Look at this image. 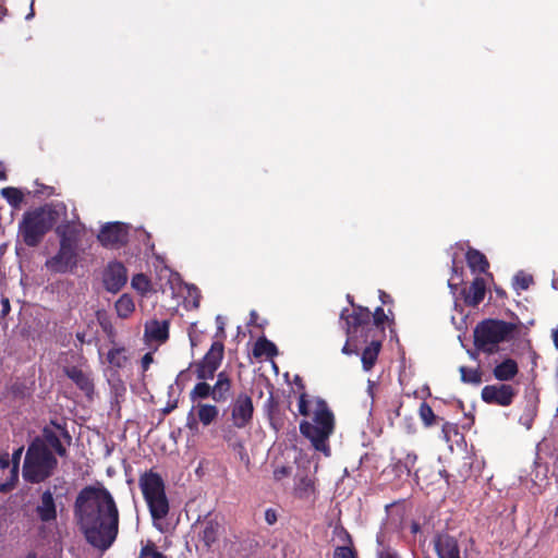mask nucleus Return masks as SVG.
Masks as SVG:
<instances>
[{"mask_svg": "<svg viewBox=\"0 0 558 558\" xmlns=\"http://www.w3.org/2000/svg\"><path fill=\"white\" fill-rule=\"evenodd\" d=\"M76 515L89 544L105 550L118 534L119 512L111 494L104 487H86L76 498Z\"/></svg>", "mask_w": 558, "mask_h": 558, "instance_id": "f257e3e1", "label": "nucleus"}, {"mask_svg": "<svg viewBox=\"0 0 558 558\" xmlns=\"http://www.w3.org/2000/svg\"><path fill=\"white\" fill-rule=\"evenodd\" d=\"M299 412L306 420L300 423L301 434L310 440L313 448L330 454L329 437L335 429V417L326 402L322 399L308 398L302 393L299 398Z\"/></svg>", "mask_w": 558, "mask_h": 558, "instance_id": "f03ea898", "label": "nucleus"}, {"mask_svg": "<svg viewBox=\"0 0 558 558\" xmlns=\"http://www.w3.org/2000/svg\"><path fill=\"white\" fill-rule=\"evenodd\" d=\"M57 211L45 206L23 215L19 232L28 246H36L57 222Z\"/></svg>", "mask_w": 558, "mask_h": 558, "instance_id": "7ed1b4c3", "label": "nucleus"}, {"mask_svg": "<svg viewBox=\"0 0 558 558\" xmlns=\"http://www.w3.org/2000/svg\"><path fill=\"white\" fill-rule=\"evenodd\" d=\"M58 464L44 441H33L26 452L23 476L26 481L39 483L49 477Z\"/></svg>", "mask_w": 558, "mask_h": 558, "instance_id": "20e7f679", "label": "nucleus"}, {"mask_svg": "<svg viewBox=\"0 0 558 558\" xmlns=\"http://www.w3.org/2000/svg\"><path fill=\"white\" fill-rule=\"evenodd\" d=\"M140 487L148 505L154 525L161 530L159 521L163 519L169 511L162 478L154 472L145 473L140 478Z\"/></svg>", "mask_w": 558, "mask_h": 558, "instance_id": "39448f33", "label": "nucleus"}, {"mask_svg": "<svg viewBox=\"0 0 558 558\" xmlns=\"http://www.w3.org/2000/svg\"><path fill=\"white\" fill-rule=\"evenodd\" d=\"M514 329L513 324L487 319L478 324L474 330L475 344L480 350L493 353L500 342L509 339Z\"/></svg>", "mask_w": 558, "mask_h": 558, "instance_id": "423d86ee", "label": "nucleus"}, {"mask_svg": "<svg viewBox=\"0 0 558 558\" xmlns=\"http://www.w3.org/2000/svg\"><path fill=\"white\" fill-rule=\"evenodd\" d=\"M77 264V243L76 239L62 234L60 248L51 258L47 259L46 267L52 272L72 271Z\"/></svg>", "mask_w": 558, "mask_h": 558, "instance_id": "0eeeda50", "label": "nucleus"}, {"mask_svg": "<svg viewBox=\"0 0 558 558\" xmlns=\"http://www.w3.org/2000/svg\"><path fill=\"white\" fill-rule=\"evenodd\" d=\"M254 405L252 398L246 393H240L230 405L231 423L236 428H244L253 420Z\"/></svg>", "mask_w": 558, "mask_h": 558, "instance_id": "6e6552de", "label": "nucleus"}, {"mask_svg": "<svg viewBox=\"0 0 558 558\" xmlns=\"http://www.w3.org/2000/svg\"><path fill=\"white\" fill-rule=\"evenodd\" d=\"M222 357L223 344L221 342H214L203 360L196 364L197 378L203 380L213 378L220 366Z\"/></svg>", "mask_w": 558, "mask_h": 558, "instance_id": "1a4fd4ad", "label": "nucleus"}, {"mask_svg": "<svg viewBox=\"0 0 558 558\" xmlns=\"http://www.w3.org/2000/svg\"><path fill=\"white\" fill-rule=\"evenodd\" d=\"M219 416V409L209 403L197 402L193 405L187 417V427L193 429L196 427L197 422L203 426H209L215 423Z\"/></svg>", "mask_w": 558, "mask_h": 558, "instance_id": "9d476101", "label": "nucleus"}, {"mask_svg": "<svg viewBox=\"0 0 558 558\" xmlns=\"http://www.w3.org/2000/svg\"><path fill=\"white\" fill-rule=\"evenodd\" d=\"M169 338V320L149 319L145 323L143 339L148 345L156 349L163 344Z\"/></svg>", "mask_w": 558, "mask_h": 558, "instance_id": "9b49d317", "label": "nucleus"}, {"mask_svg": "<svg viewBox=\"0 0 558 558\" xmlns=\"http://www.w3.org/2000/svg\"><path fill=\"white\" fill-rule=\"evenodd\" d=\"M514 396L515 390L510 385H488L482 389V399L486 403H494L501 407L510 405Z\"/></svg>", "mask_w": 558, "mask_h": 558, "instance_id": "f8f14e48", "label": "nucleus"}, {"mask_svg": "<svg viewBox=\"0 0 558 558\" xmlns=\"http://www.w3.org/2000/svg\"><path fill=\"white\" fill-rule=\"evenodd\" d=\"M126 269L121 263H110L102 274V282L108 292L117 293L126 283Z\"/></svg>", "mask_w": 558, "mask_h": 558, "instance_id": "ddd939ff", "label": "nucleus"}, {"mask_svg": "<svg viewBox=\"0 0 558 558\" xmlns=\"http://www.w3.org/2000/svg\"><path fill=\"white\" fill-rule=\"evenodd\" d=\"M98 240L108 247L123 244L128 240V227L121 222L107 223L101 228Z\"/></svg>", "mask_w": 558, "mask_h": 558, "instance_id": "4468645a", "label": "nucleus"}, {"mask_svg": "<svg viewBox=\"0 0 558 558\" xmlns=\"http://www.w3.org/2000/svg\"><path fill=\"white\" fill-rule=\"evenodd\" d=\"M435 549L439 558H460L458 543L450 535H439L435 539Z\"/></svg>", "mask_w": 558, "mask_h": 558, "instance_id": "2eb2a0df", "label": "nucleus"}, {"mask_svg": "<svg viewBox=\"0 0 558 558\" xmlns=\"http://www.w3.org/2000/svg\"><path fill=\"white\" fill-rule=\"evenodd\" d=\"M37 514L39 519L44 522H51L57 518V510L53 500V496L50 490H46L43 493L40 502L37 506Z\"/></svg>", "mask_w": 558, "mask_h": 558, "instance_id": "dca6fc26", "label": "nucleus"}, {"mask_svg": "<svg viewBox=\"0 0 558 558\" xmlns=\"http://www.w3.org/2000/svg\"><path fill=\"white\" fill-rule=\"evenodd\" d=\"M62 433L60 426L46 427L43 432V437L37 438L34 441H44L47 449H53L59 456L65 454V448L61 445L59 434Z\"/></svg>", "mask_w": 558, "mask_h": 558, "instance_id": "f3484780", "label": "nucleus"}, {"mask_svg": "<svg viewBox=\"0 0 558 558\" xmlns=\"http://www.w3.org/2000/svg\"><path fill=\"white\" fill-rule=\"evenodd\" d=\"M486 284L483 278H475L465 292L464 301L468 305L476 306L485 296Z\"/></svg>", "mask_w": 558, "mask_h": 558, "instance_id": "a211bd4d", "label": "nucleus"}, {"mask_svg": "<svg viewBox=\"0 0 558 558\" xmlns=\"http://www.w3.org/2000/svg\"><path fill=\"white\" fill-rule=\"evenodd\" d=\"M23 452V448H19L12 456V466L9 469V477L3 481L0 478V492L7 493L11 490L19 477V463Z\"/></svg>", "mask_w": 558, "mask_h": 558, "instance_id": "6ab92c4d", "label": "nucleus"}, {"mask_svg": "<svg viewBox=\"0 0 558 558\" xmlns=\"http://www.w3.org/2000/svg\"><path fill=\"white\" fill-rule=\"evenodd\" d=\"M68 377L73 380L86 395L93 391V384L89 376L77 367L65 369Z\"/></svg>", "mask_w": 558, "mask_h": 558, "instance_id": "aec40b11", "label": "nucleus"}, {"mask_svg": "<svg viewBox=\"0 0 558 558\" xmlns=\"http://www.w3.org/2000/svg\"><path fill=\"white\" fill-rule=\"evenodd\" d=\"M114 310L119 318L128 319L135 312V302L130 294L124 293L116 301Z\"/></svg>", "mask_w": 558, "mask_h": 558, "instance_id": "412c9836", "label": "nucleus"}, {"mask_svg": "<svg viewBox=\"0 0 558 558\" xmlns=\"http://www.w3.org/2000/svg\"><path fill=\"white\" fill-rule=\"evenodd\" d=\"M518 374V364L514 360L507 359L494 368V376L501 381L511 380Z\"/></svg>", "mask_w": 558, "mask_h": 558, "instance_id": "4be33fe9", "label": "nucleus"}, {"mask_svg": "<svg viewBox=\"0 0 558 558\" xmlns=\"http://www.w3.org/2000/svg\"><path fill=\"white\" fill-rule=\"evenodd\" d=\"M231 383L226 373L221 372L218 375V379L213 386V399L215 401H225L229 395Z\"/></svg>", "mask_w": 558, "mask_h": 558, "instance_id": "5701e85b", "label": "nucleus"}, {"mask_svg": "<svg viewBox=\"0 0 558 558\" xmlns=\"http://www.w3.org/2000/svg\"><path fill=\"white\" fill-rule=\"evenodd\" d=\"M466 260L473 272H485L488 268V262L480 251L470 250L466 253Z\"/></svg>", "mask_w": 558, "mask_h": 558, "instance_id": "b1692460", "label": "nucleus"}, {"mask_svg": "<svg viewBox=\"0 0 558 558\" xmlns=\"http://www.w3.org/2000/svg\"><path fill=\"white\" fill-rule=\"evenodd\" d=\"M379 349H380V343L374 341L368 347H366L365 350L363 351L362 363H363V368L365 371H369L373 367V365L375 364L378 353H379Z\"/></svg>", "mask_w": 558, "mask_h": 558, "instance_id": "393cba45", "label": "nucleus"}, {"mask_svg": "<svg viewBox=\"0 0 558 558\" xmlns=\"http://www.w3.org/2000/svg\"><path fill=\"white\" fill-rule=\"evenodd\" d=\"M253 354L256 357H271L277 354L276 345L269 340L262 338L258 339L254 345Z\"/></svg>", "mask_w": 558, "mask_h": 558, "instance_id": "a878e982", "label": "nucleus"}, {"mask_svg": "<svg viewBox=\"0 0 558 558\" xmlns=\"http://www.w3.org/2000/svg\"><path fill=\"white\" fill-rule=\"evenodd\" d=\"M219 524L214 521H208L204 530L201 534L202 541L205 543L206 546H210L213 543L216 542L218 534H219Z\"/></svg>", "mask_w": 558, "mask_h": 558, "instance_id": "bb28decb", "label": "nucleus"}, {"mask_svg": "<svg viewBox=\"0 0 558 558\" xmlns=\"http://www.w3.org/2000/svg\"><path fill=\"white\" fill-rule=\"evenodd\" d=\"M1 195L13 207H19L23 202V193L16 187H4L1 190Z\"/></svg>", "mask_w": 558, "mask_h": 558, "instance_id": "cd10ccee", "label": "nucleus"}, {"mask_svg": "<svg viewBox=\"0 0 558 558\" xmlns=\"http://www.w3.org/2000/svg\"><path fill=\"white\" fill-rule=\"evenodd\" d=\"M131 286L142 295H145L150 291V282L143 274L135 275L131 280Z\"/></svg>", "mask_w": 558, "mask_h": 558, "instance_id": "c85d7f7f", "label": "nucleus"}, {"mask_svg": "<svg viewBox=\"0 0 558 558\" xmlns=\"http://www.w3.org/2000/svg\"><path fill=\"white\" fill-rule=\"evenodd\" d=\"M191 399H205L209 396L213 397V387L207 383H198L190 392Z\"/></svg>", "mask_w": 558, "mask_h": 558, "instance_id": "c756f323", "label": "nucleus"}, {"mask_svg": "<svg viewBox=\"0 0 558 558\" xmlns=\"http://www.w3.org/2000/svg\"><path fill=\"white\" fill-rule=\"evenodd\" d=\"M460 374H461V379L464 383L480 384L482 380L480 372L475 368H468V367L461 366Z\"/></svg>", "mask_w": 558, "mask_h": 558, "instance_id": "7c9ffc66", "label": "nucleus"}, {"mask_svg": "<svg viewBox=\"0 0 558 558\" xmlns=\"http://www.w3.org/2000/svg\"><path fill=\"white\" fill-rule=\"evenodd\" d=\"M108 362L116 366L122 367L126 363V356L123 353V349H112L107 355Z\"/></svg>", "mask_w": 558, "mask_h": 558, "instance_id": "2f4dec72", "label": "nucleus"}, {"mask_svg": "<svg viewBox=\"0 0 558 558\" xmlns=\"http://www.w3.org/2000/svg\"><path fill=\"white\" fill-rule=\"evenodd\" d=\"M138 558H168L157 549L154 543L148 542L141 549Z\"/></svg>", "mask_w": 558, "mask_h": 558, "instance_id": "473e14b6", "label": "nucleus"}, {"mask_svg": "<svg viewBox=\"0 0 558 558\" xmlns=\"http://www.w3.org/2000/svg\"><path fill=\"white\" fill-rule=\"evenodd\" d=\"M533 279L530 275L519 272L513 279V286L517 290H526L532 283Z\"/></svg>", "mask_w": 558, "mask_h": 558, "instance_id": "72a5a7b5", "label": "nucleus"}, {"mask_svg": "<svg viewBox=\"0 0 558 558\" xmlns=\"http://www.w3.org/2000/svg\"><path fill=\"white\" fill-rule=\"evenodd\" d=\"M535 415H536V408L534 405H532L520 416V423L526 429H530L532 427Z\"/></svg>", "mask_w": 558, "mask_h": 558, "instance_id": "f704fd0d", "label": "nucleus"}, {"mask_svg": "<svg viewBox=\"0 0 558 558\" xmlns=\"http://www.w3.org/2000/svg\"><path fill=\"white\" fill-rule=\"evenodd\" d=\"M420 416L427 426L432 425L433 420H434V412L428 404H426V403L421 404Z\"/></svg>", "mask_w": 558, "mask_h": 558, "instance_id": "c9c22d12", "label": "nucleus"}, {"mask_svg": "<svg viewBox=\"0 0 558 558\" xmlns=\"http://www.w3.org/2000/svg\"><path fill=\"white\" fill-rule=\"evenodd\" d=\"M368 317H369V312L367 310L361 311V313L350 316V318L348 319L349 328L352 325H360V324L366 322L368 319Z\"/></svg>", "mask_w": 558, "mask_h": 558, "instance_id": "e433bc0d", "label": "nucleus"}, {"mask_svg": "<svg viewBox=\"0 0 558 558\" xmlns=\"http://www.w3.org/2000/svg\"><path fill=\"white\" fill-rule=\"evenodd\" d=\"M333 558H354V554L349 547H338L335 550Z\"/></svg>", "mask_w": 558, "mask_h": 558, "instance_id": "4c0bfd02", "label": "nucleus"}, {"mask_svg": "<svg viewBox=\"0 0 558 558\" xmlns=\"http://www.w3.org/2000/svg\"><path fill=\"white\" fill-rule=\"evenodd\" d=\"M298 490H300L302 496L307 495L310 492L313 490V483L308 478H302L301 483L298 487Z\"/></svg>", "mask_w": 558, "mask_h": 558, "instance_id": "58836bf2", "label": "nucleus"}, {"mask_svg": "<svg viewBox=\"0 0 558 558\" xmlns=\"http://www.w3.org/2000/svg\"><path fill=\"white\" fill-rule=\"evenodd\" d=\"M12 466V463L10 461V457L8 453L0 454V471L1 472H9V469Z\"/></svg>", "mask_w": 558, "mask_h": 558, "instance_id": "ea45409f", "label": "nucleus"}, {"mask_svg": "<svg viewBox=\"0 0 558 558\" xmlns=\"http://www.w3.org/2000/svg\"><path fill=\"white\" fill-rule=\"evenodd\" d=\"M265 521L269 524V525H272L277 522V512L276 510L269 508L265 511Z\"/></svg>", "mask_w": 558, "mask_h": 558, "instance_id": "a19ab883", "label": "nucleus"}, {"mask_svg": "<svg viewBox=\"0 0 558 558\" xmlns=\"http://www.w3.org/2000/svg\"><path fill=\"white\" fill-rule=\"evenodd\" d=\"M153 362H154L153 353L151 352L146 353L142 357V361H141L143 371L146 372Z\"/></svg>", "mask_w": 558, "mask_h": 558, "instance_id": "79ce46f5", "label": "nucleus"}, {"mask_svg": "<svg viewBox=\"0 0 558 558\" xmlns=\"http://www.w3.org/2000/svg\"><path fill=\"white\" fill-rule=\"evenodd\" d=\"M289 475V469L286 468V466H281V468H277L275 471H274V477L277 480V481H280L282 480L283 477L288 476Z\"/></svg>", "mask_w": 558, "mask_h": 558, "instance_id": "37998d69", "label": "nucleus"}, {"mask_svg": "<svg viewBox=\"0 0 558 558\" xmlns=\"http://www.w3.org/2000/svg\"><path fill=\"white\" fill-rule=\"evenodd\" d=\"M386 318V315L384 313V310L378 307L376 308L375 313H374V320L376 323V325H381L384 323V319Z\"/></svg>", "mask_w": 558, "mask_h": 558, "instance_id": "c03bdc74", "label": "nucleus"}, {"mask_svg": "<svg viewBox=\"0 0 558 558\" xmlns=\"http://www.w3.org/2000/svg\"><path fill=\"white\" fill-rule=\"evenodd\" d=\"M216 323H217V325H218V329H219L221 332H223V330H225V318H223L222 316L218 315V316L216 317Z\"/></svg>", "mask_w": 558, "mask_h": 558, "instance_id": "a18cd8bd", "label": "nucleus"}, {"mask_svg": "<svg viewBox=\"0 0 558 558\" xmlns=\"http://www.w3.org/2000/svg\"><path fill=\"white\" fill-rule=\"evenodd\" d=\"M379 558H398L397 555L390 550H383L379 554Z\"/></svg>", "mask_w": 558, "mask_h": 558, "instance_id": "49530a36", "label": "nucleus"}, {"mask_svg": "<svg viewBox=\"0 0 558 558\" xmlns=\"http://www.w3.org/2000/svg\"><path fill=\"white\" fill-rule=\"evenodd\" d=\"M2 311L4 314H7L9 311H10V304H9V300L8 299H3L2 300Z\"/></svg>", "mask_w": 558, "mask_h": 558, "instance_id": "de8ad7c7", "label": "nucleus"}, {"mask_svg": "<svg viewBox=\"0 0 558 558\" xmlns=\"http://www.w3.org/2000/svg\"><path fill=\"white\" fill-rule=\"evenodd\" d=\"M553 338H554L555 345L558 349V329L553 332Z\"/></svg>", "mask_w": 558, "mask_h": 558, "instance_id": "09e8293b", "label": "nucleus"}, {"mask_svg": "<svg viewBox=\"0 0 558 558\" xmlns=\"http://www.w3.org/2000/svg\"><path fill=\"white\" fill-rule=\"evenodd\" d=\"M4 178H5L4 168H3L2 163H0V180H3Z\"/></svg>", "mask_w": 558, "mask_h": 558, "instance_id": "8fccbe9b", "label": "nucleus"}, {"mask_svg": "<svg viewBox=\"0 0 558 558\" xmlns=\"http://www.w3.org/2000/svg\"><path fill=\"white\" fill-rule=\"evenodd\" d=\"M8 477H9L8 471H5V472H1V471H0V478H2L3 481H5V480H8Z\"/></svg>", "mask_w": 558, "mask_h": 558, "instance_id": "3c124183", "label": "nucleus"}, {"mask_svg": "<svg viewBox=\"0 0 558 558\" xmlns=\"http://www.w3.org/2000/svg\"><path fill=\"white\" fill-rule=\"evenodd\" d=\"M342 352H343L344 354H350V353H351V351H350V350H349V348H348V344H345V345L343 347Z\"/></svg>", "mask_w": 558, "mask_h": 558, "instance_id": "603ef678", "label": "nucleus"}, {"mask_svg": "<svg viewBox=\"0 0 558 558\" xmlns=\"http://www.w3.org/2000/svg\"><path fill=\"white\" fill-rule=\"evenodd\" d=\"M557 417H558V407H557Z\"/></svg>", "mask_w": 558, "mask_h": 558, "instance_id": "864d4df0", "label": "nucleus"}]
</instances>
